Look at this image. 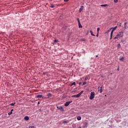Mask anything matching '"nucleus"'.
<instances>
[{
  "mask_svg": "<svg viewBox=\"0 0 128 128\" xmlns=\"http://www.w3.org/2000/svg\"><path fill=\"white\" fill-rule=\"evenodd\" d=\"M124 37V31H121L118 32L114 38V40H118V38H123Z\"/></svg>",
  "mask_w": 128,
  "mask_h": 128,
  "instance_id": "1",
  "label": "nucleus"
},
{
  "mask_svg": "<svg viewBox=\"0 0 128 128\" xmlns=\"http://www.w3.org/2000/svg\"><path fill=\"white\" fill-rule=\"evenodd\" d=\"M94 94H95L94 92H91L90 96V100H94Z\"/></svg>",
  "mask_w": 128,
  "mask_h": 128,
  "instance_id": "2",
  "label": "nucleus"
},
{
  "mask_svg": "<svg viewBox=\"0 0 128 128\" xmlns=\"http://www.w3.org/2000/svg\"><path fill=\"white\" fill-rule=\"evenodd\" d=\"M72 100L66 102L64 104L65 106H70V104H72Z\"/></svg>",
  "mask_w": 128,
  "mask_h": 128,
  "instance_id": "3",
  "label": "nucleus"
},
{
  "mask_svg": "<svg viewBox=\"0 0 128 128\" xmlns=\"http://www.w3.org/2000/svg\"><path fill=\"white\" fill-rule=\"evenodd\" d=\"M77 20H78V28H82V24H80V19L78 18H77Z\"/></svg>",
  "mask_w": 128,
  "mask_h": 128,
  "instance_id": "4",
  "label": "nucleus"
},
{
  "mask_svg": "<svg viewBox=\"0 0 128 128\" xmlns=\"http://www.w3.org/2000/svg\"><path fill=\"white\" fill-rule=\"evenodd\" d=\"M80 94H78L76 95H73L72 96V98H80Z\"/></svg>",
  "mask_w": 128,
  "mask_h": 128,
  "instance_id": "5",
  "label": "nucleus"
},
{
  "mask_svg": "<svg viewBox=\"0 0 128 128\" xmlns=\"http://www.w3.org/2000/svg\"><path fill=\"white\" fill-rule=\"evenodd\" d=\"M114 30H112L111 33H110V40H112V34H114Z\"/></svg>",
  "mask_w": 128,
  "mask_h": 128,
  "instance_id": "6",
  "label": "nucleus"
},
{
  "mask_svg": "<svg viewBox=\"0 0 128 128\" xmlns=\"http://www.w3.org/2000/svg\"><path fill=\"white\" fill-rule=\"evenodd\" d=\"M56 108H58V110H64V108H62V106H57Z\"/></svg>",
  "mask_w": 128,
  "mask_h": 128,
  "instance_id": "7",
  "label": "nucleus"
},
{
  "mask_svg": "<svg viewBox=\"0 0 128 128\" xmlns=\"http://www.w3.org/2000/svg\"><path fill=\"white\" fill-rule=\"evenodd\" d=\"M83 10H84V6H81L78 10L79 12H82Z\"/></svg>",
  "mask_w": 128,
  "mask_h": 128,
  "instance_id": "8",
  "label": "nucleus"
},
{
  "mask_svg": "<svg viewBox=\"0 0 128 128\" xmlns=\"http://www.w3.org/2000/svg\"><path fill=\"white\" fill-rule=\"evenodd\" d=\"M24 119L25 120H30V118L28 117V116H26L24 118Z\"/></svg>",
  "mask_w": 128,
  "mask_h": 128,
  "instance_id": "9",
  "label": "nucleus"
},
{
  "mask_svg": "<svg viewBox=\"0 0 128 128\" xmlns=\"http://www.w3.org/2000/svg\"><path fill=\"white\" fill-rule=\"evenodd\" d=\"M117 28H118V26H115L114 28H110V30H112L114 31V30H116Z\"/></svg>",
  "mask_w": 128,
  "mask_h": 128,
  "instance_id": "10",
  "label": "nucleus"
},
{
  "mask_svg": "<svg viewBox=\"0 0 128 128\" xmlns=\"http://www.w3.org/2000/svg\"><path fill=\"white\" fill-rule=\"evenodd\" d=\"M90 34H91V36H96V35H94V33H92V30H90Z\"/></svg>",
  "mask_w": 128,
  "mask_h": 128,
  "instance_id": "11",
  "label": "nucleus"
},
{
  "mask_svg": "<svg viewBox=\"0 0 128 128\" xmlns=\"http://www.w3.org/2000/svg\"><path fill=\"white\" fill-rule=\"evenodd\" d=\"M47 96H48V98H50V96H52V94H50V93H48V94H47Z\"/></svg>",
  "mask_w": 128,
  "mask_h": 128,
  "instance_id": "12",
  "label": "nucleus"
},
{
  "mask_svg": "<svg viewBox=\"0 0 128 128\" xmlns=\"http://www.w3.org/2000/svg\"><path fill=\"white\" fill-rule=\"evenodd\" d=\"M43 74H46V76H50V74H48V72H44Z\"/></svg>",
  "mask_w": 128,
  "mask_h": 128,
  "instance_id": "13",
  "label": "nucleus"
},
{
  "mask_svg": "<svg viewBox=\"0 0 128 128\" xmlns=\"http://www.w3.org/2000/svg\"><path fill=\"white\" fill-rule=\"evenodd\" d=\"M36 98H42V95H38V96H36Z\"/></svg>",
  "mask_w": 128,
  "mask_h": 128,
  "instance_id": "14",
  "label": "nucleus"
},
{
  "mask_svg": "<svg viewBox=\"0 0 128 128\" xmlns=\"http://www.w3.org/2000/svg\"><path fill=\"white\" fill-rule=\"evenodd\" d=\"M100 94H102V87L100 88Z\"/></svg>",
  "mask_w": 128,
  "mask_h": 128,
  "instance_id": "15",
  "label": "nucleus"
},
{
  "mask_svg": "<svg viewBox=\"0 0 128 128\" xmlns=\"http://www.w3.org/2000/svg\"><path fill=\"white\" fill-rule=\"evenodd\" d=\"M77 120H82V117H80V116H78L77 117Z\"/></svg>",
  "mask_w": 128,
  "mask_h": 128,
  "instance_id": "16",
  "label": "nucleus"
},
{
  "mask_svg": "<svg viewBox=\"0 0 128 128\" xmlns=\"http://www.w3.org/2000/svg\"><path fill=\"white\" fill-rule=\"evenodd\" d=\"M100 6H104V8H106V6H108V4H101Z\"/></svg>",
  "mask_w": 128,
  "mask_h": 128,
  "instance_id": "17",
  "label": "nucleus"
},
{
  "mask_svg": "<svg viewBox=\"0 0 128 128\" xmlns=\"http://www.w3.org/2000/svg\"><path fill=\"white\" fill-rule=\"evenodd\" d=\"M124 58L122 57V58H120V60L121 62H124Z\"/></svg>",
  "mask_w": 128,
  "mask_h": 128,
  "instance_id": "18",
  "label": "nucleus"
},
{
  "mask_svg": "<svg viewBox=\"0 0 128 128\" xmlns=\"http://www.w3.org/2000/svg\"><path fill=\"white\" fill-rule=\"evenodd\" d=\"M82 94H84V90L81 91V92L79 93V95L80 96Z\"/></svg>",
  "mask_w": 128,
  "mask_h": 128,
  "instance_id": "19",
  "label": "nucleus"
},
{
  "mask_svg": "<svg viewBox=\"0 0 128 128\" xmlns=\"http://www.w3.org/2000/svg\"><path fill=\"white\" fill-rule=\"evenodd\" d=\"M70 86H76V82H74L73 83H72Z\"/></svg>",
  "mask_w": 128,
  "mask_h": 128,
  "instance_id": "20",
  "label": "nucleus"
},
{
  "mask_svg": "<svg viewBox=\"0 0 128 128\" xmlns=\"http://www.w3.org/2000/svg\"><path fill=\"white\" fill-rule=\"evenodd\" d=\"M14 104H16V102L10 104V106H14Z\"/></svg>",
  "mask_w": 128,
  "mask_h": 128,
  "instance_id": "21",
  "label": "nucleus"
},
{
  "mask_svg": "<svg viewBox=\"0 0 128 128\" xmlns=\"http://www.w3.org/2000/svg\"><path fill=\"white\" fill-rule=\"evenodd\" d=\"M88 80V76H86L84 78V80Z\"/></svg>",
  "mask_w": 128,
  "mask_h": 128,
  "instance_id": "22",
  "label": "nucleus"
},
{
  "mask_svg": "<svg viewBox=\"0 0 128 128\" xmlns=\"http://www.w3.org/2000/svg\"><path fill=\"white\" fill-rule=\"evenodd\" d=\"M118 0H114V2H115V4L118 3Z\"/></svg>",
  "mask_w": 128,
  "mask_h": 128,
  "instance_id": "23",
  "label": "nucleus"
},
{
  "mask_svg": "<svg viewBox=\"0 0 128 128\" xmlns=\"http://www.w3.org/2000/svg\"><path fill=\"white\" fill-rule=\"evenodd\" d=\"M111 30L112 29L110 28V30H108L107 32H106V34L110 32Z\"/></svg>",
  "mask_w": 128,
  "mask_h": 128,
  "instance_id": "24",
  "label": "nucleus"
},
{
  "mask_svg": "<svg viewBox=\"0 0 128 128\" xmlns=\"http://www.w3.org/2000/svg\"><path fill=\"white\" fill-rule=\"evenodd\" d=\"M118 48H120V44H118L117 46Z\"/></svg>",
  "mask_w": 128,
  "mask_h": 128,
  "instance_id": "25",
  "label": "nucleus"
},
{
  "mask_svg": "<svg viewBox=\"0 0 128 128\" xmlns=\"http://www.w3.org/2000/svg\"><path fill=\"white\" fill-rule=\"evenodd\" d=\"M12 114V112H10L8 113V116H10V114Z\"/></svg>",
  "mask_w": 128,
  "mask_h": 128,
  "instance_id": "26",
  "label": "nucleus"
},
{
  "mask_svg": "<svg viewBox=\"0 0 128 128\" xmlns=\"http://www.w3.org/2000/svg\"><path fill=\"white\" fill-rule=\"evenodd\" d=\"M81 40H82V42H86V39H84V38H82V39H81Z\"/></svg>",
  "mask_w": 128,
  "mask_h": 128,
  "instance_id": "27",
  "label": "nucleus"
},
{
  "mask_svg": "<svg viewBox=\"0 0 128 128\" xmlns=\"http://www.w3.org/2000/svg\"><path fill=\"white\" fill-rule=\"evenodd\" d=\"M50 7L52 8H54V5H51Z\"/></svg>",
  "mask_w": 128,
  "mask_h": 128,
  "instance_id": "28",
  "label": "nucleus"
},
{
  "mask_svg": "<svg viewBox=\"0 0 128 128\" xmlns=\"http://www.w3.org/2000/svg\"><path fill=\"white\" fill-rule=\"evenodd\" d=\"M100 30V29L99 28H97V32H98V33L99 32Z\"/></svg>",
  "mask_w": 128,
  "mask_h": 128,
  "instance_id": "29",
  "label": "nucleus"
},
{
  "mask_svg": "<svg viewBox=\"0 0 128 128\" xmlns=\"http://www.w3.org/2000/svg\"><path fill=\"white\" fill-rule=\"evenodd\" d=\"M84 84H86V82H84L82 84V86H84Z\"/></svg>",
  "mask_w": 128,
  "mask_h": 128,
  "instance_id": "30",
  "label": "nucleus"
},
{
  "mask_svg": "<svg viewBox=\"0 0 128 128\" xmlns=\"http://www.w3.org/2000/svg\"><path fill=\"white\" fill-rule=\"evenodd\" d=\"M29 128H34V126H29Z\"/></svg>",
  "mask_w": 128,
  "mask_h": 128,
  "instance_id": "31",
  "label": "nucleus"
},
{
  "mask_svg": "<svg viewBox=\"0 0 128 128\" xmlns=\"http://www.w3.org/2000/svg\"><path fill=\"white\" fill-rule=\"evenodd\" d=\"M54 42H58V40H54Z\"/></svg>",
  "mask_w": 128,
  "mask_h": 128,
  "instance_id": "32",
  "label": "nucleus"
},
{
  "mask_svg": "<svg viewBox=\"0 0 128 128\" xmlns=\"http://www.w3.org/2000/svg\"><path fill=\"white\" fill-rule=\"evenodd\" d=\"M66 122H68L66 121H64V122H63V123H64V124H66Z\"/></svg>",
  "mask_w": 128,
  "mask_h": 128,
  "instance_id": "33",
  "label": "nucleus"
},
{
  "mask_svg": "<svg viewBox=\"0 0 128 128\" xmlns=\"http://www.w3.org/2000/svg\"><path fill=\"white\" fill-rule=\"evenodd\" d=\"M96 36H98V32H97V34L96 35Z\"/></svg>",
  "mask_w": 128,
  "mask_h": 128,
  "instance_id": "34",
  "label": "nucleus"
},
{
  "mask_svg": "<svg viewBox=\"0 0 128 128\" xmlns=\"http://www.w3.org/2000/svg\"><path fill=\"white\" fill-rule=\"evenodd\" d=\"M78 84L80 86V84H82V82H80Z\"/></svg>",
  "mask_w": 128,
  "mask_h": 128,
  "instance_id": "35",
  "label": "nucleus"
},
{
  "mask_svg": "<svg viewBox=\"0 0 128 128\" xmlns=\"http://www.w3.org/2000/svg\"><path fill=\"white\" fill-rule=\"evenodd\" d=\"M64 2H68V0H64Z\"/></svg>",
  "mask_w": 128,
  "mask_h": 128,
  "instance_id": "36",
  "label": "nucleus"
},
{
  "mask_svg": "<svg viewBox=\"0 0 128 128\" xmlns=\"http://www.w3.org/2000/svg\"><path fill=\"white\" fill-rule=\"evenodd\" d=\"M11 112H14V109L11 110Z\"/></svg>",
  "mask_w": 128,
  "mask_h": 128,
  "instance_id": "37",
  "label": "nucleus"
},
{
  "mask_svg": "<svg viewBox=\"0 0 128 128\" xmlns=\"http://www.w3.org/2000/svg\"><path fill=\"white\" fill-rule=\"evenodd\" d=\"M117 70H120V68H118V69H117Z\"/></svg>",
  "mask_w": 128,
  "mask_h": 128,
  "instance_id": "38",
  "label": "nucleus"
},
{
  "mask_svg": "<svg viewBox=\"0 0 128 128\" xmlns=\"http://www.w3.org/2000/svg\"><path fill=\"white\" fill-rule=\"evenodd\" d=\"M96 58H98V56L96 55Z\"/></svg>",
  "mask_w": 128,
  "mask_h": 128,
  "instance_id": "39",
  "label": "nucleus"
},
{
  "mask_svg": "<svg viewBox=\"0 0 128 128\" xmlns=\"http://www.w3.org/2000/svg\"><path fill=\"white\" fill-rule=\"evenodd\" d=\"M38 104H40V102H38Z\"/></svg>",
  "mask_w": 128,
  "mask_h": 128,
  "instance_id": "40",
  "label": "nucleus"
},
{
  "mask_svg": "<svg viewBox=\"0 0 128 128\" xmlns=\"http://www.w3.org/2000/svg\"><path fill=\"white\" fill-rule=\"evenodd\" d=\"M98 90H100V87H98Z\"/></svg>",
  "mask_w": 128,
  "mask_h": 128,
  "instance_id": "41",
  "label": "nucleus"
},
{
  "mask_svg": "<svg viewBox=\"0 0 128 128\" xmlns=\"http://www.w3.org/2000/svg\"><path fill=\"white\" fill-rule=\"evenodd\" d=\"M125 24H126V23H125Z\"/></svg>",
  "mask_w": 128,
  "mask_h": 128,
  "instance_id": "42",
  "label": "nucleus"
},
{
  "mask_svg": "<svg viewBox=\"0 0 128 128\" xmlns=\"http://www.w3.org/2000/svg\"><path fill=\"white\" fill-rule=\"evenodd\" d=\"M105 96H106V95H105Z\"/></svg>",
  "mask_w": 128,
  "mask_h": 128,
  "instance_id": "43",
  "label": "nucleus"
}]
</instances>
